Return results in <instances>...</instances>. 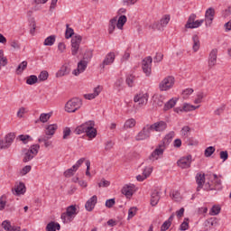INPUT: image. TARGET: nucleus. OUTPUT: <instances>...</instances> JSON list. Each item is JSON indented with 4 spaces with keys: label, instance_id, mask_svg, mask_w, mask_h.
Listing matches in <instances>:
<instances>
[{
    "label": "nucleus",
    "instance_id": "1",
    "mask_svg": "<svg viewBox=\"0 0 231 231\" xmlns=\"http://www.w3.org/2000/svg\"><path fill=\"white\" fill-rule=\"evenodd\" d=\"M79 107H82V99L73 97L66 103L65 111L67 113H75L76 111H79Z\"/></svg>",
    "mask_w": 231,
    "mask_h": 231
},
{
    "label": "nucleus",
    "instance_id": "2",
    "mask_svg": "<svg viewBox=\"0 0 231 231\" xmlns=\"http://www.w3.org/2000/svg\"><path fill=\"white\" fill-rule=\"evenodd\" d=\"M171 21V15L164 14L159 22H154L152 24L150 25L152 30H158L159 32H163L165 26L169 24Z\"/></svg>",
    "mask_w": 231,
    "mask_h": 231
},
{
    "label": "nucleus",
    "instance_id": "3",
    "mask_svg": "<svg viewBox=\"0 0 231 231\" xmlns=\"http://www.w3.org/2000/svg\"><path fill=\"white\" fill-rule=\"evenodd\" d=\"M15 140V133L10 132L5 134L4 140L0 139V150L10 149Z\"/></svg>",
    "mask_w": 231,
    "mask_h": 231
},
{
    "label": "nucleus",
    "instance_id": "4",
    "mask_svg": "<svg viewBox=\"0 0 231 231\" xmlns=\"http://www.w3.org/2000/svg\"><path fill=\"white\" fill-rule=\"evenodd\" d=\"M142 69L146 77H151L152 72V57L148 56L142 60Z\"/></svg>",
    "mask_w": 231,
    "mask_h": 231
},
{
    "label": "nucleus",
    "instance_id": "5",
    "mask_svg": "<svg viewBox=\"0 0 231 231\" xmlns=\"http://www.w3.org/2000/svg\"><path fill=\"white\" fill-rule=\"evenodd\" d=\"M151 131H152V126L146 125L141 132L135 136L136 142H142L143 140H147L151 138Z\"/></svg>",
    "mask_w": 231,
    "mask_h": 231
},
{
    "label": "nucleus",
    "instance_id": "6",
    "mask_svg": "<svg viewBox=\"0 0 231 231\" xmlns=\"http://www.w3.org/2000/svg\"><path fill=\"white\" fill-rule=\"evenodd\" d=\"M174 86V77L168 76L159 84L160 91H169Z\"/></svg>",
    "mask_w": 231,
    "mask_h": 231
},
{
    "label": "nucleus",
    "instance_id": "7",
    "mask_svg": "<svg viewBox=\"0 0 231 231\" xmlns=\"http://www.w3.org/2000/svg\"><path fill=\"white\" fill-rule=\"evenodd\" d=\"M80 42H82V36L75 35L71 39V55L73 57L79 54V51L80 50Z\"/></svg>",
    "mask_w": 231,
    "mask_h": 231
},
{
    "label": "nucleus",
    "instance_id": "8",
    "mask_svg": "<svg viewBox=\"0 0 231 231\" xmlns=\"http://www.w3.org/2000/svg\"><path fill=\"white\" fill-rule=\"evenodd\" d=\"M134 102L138 103L139 106H147V102H149V94L141 92L134 96Z\"/></svg>",
    "mask_w": 231,
    "mask_h": 231
},
{
    "label": "nucleus",
    "instance_id": "9",
    "mask_svg": "<svg viewBox=\"0 0 231 231\" xmlns=\"http://www.w3.org/2000/svg\"><path fill=\"white\" fill-rule=\"evenodd\" d=\"M191 163L192 155L183 156L177 162V165L180 167V169H189Z\"/></svg>",
    "mask_w": 231,
    "mask_h": 231
},
{
    "label": "nucleus",
    "instance_id": "10",
    "mask_svg": "<svg viewBox=\"0 0 231 231\" xmlns=\"http://www.w3.org/2000/svg\"><path fill=\"white\" fill-rule=\"evenodd\" d=\"M216 64H217V49H213L208 56V66L212 69Z\"/></svg>",
    "mask_w": 231,
    "mask_h": 231
},
{
    "label": "nucleus",
    "instance_id": "11",
    "mask_svg": "<svg viewBox=\"0 0 231 231\" xmlns=\"http://www.w3.org/2000/svg\"><path fill=\"white\" fill-rule=\"evenodd\" d=\"M206 190H223V184L221 180L217 179L216 180L213 181V186L210 184V182L206 183L205 185Z\"/></svg>",
    "mask_w": 231,
    "mask_h": 231
},
{
    "label": "nucleus",
    "instance_id": "12",
    "mask_svg": "<svg viewBox=\"0 0 231 231\" xmlns=\"http://www.w3.org/2000/svg\"><path fill=\"white\" fill-rule=\"evenodd\" d=\"M163 147V144H159L158 148H156L149 156L148 160H150L151 162H155V160H158V158H160V156H163V152L165 151Z\"/></svg>",
    "mask_w": 231,
    "mask_h": 231
},
{
    "label": "nucleus",
    "instance_id": "13",
    "mask_svg": "<svg viewBox=\"0 0 231 231\" xmlns=\"http://www.w3.org/2000/svg\"><path fill=\"white\" fill-rule=\"evenodd\" d=\"M88 60H81L78 63V68L73 70L72 75H75V77H79V73H84L88 69Z\"/></svg>",
    "mask_w": 231,
    "mask_h": 231
},
{
    "label": "nucleus",
    "instance_id": "14",
    "mask_svg": "<svg viewBox=\"0 0 231 231\" xmlns=\"http://www.w3.org/2000/svg\"><path fill=\"white\" fill-rule=\"evenodd\" d=\"M116 57V56L115 55V52H108L105 57L103 62L99 65V68H101V69H104L106 66H110V64H113V62H115Z\"/></svg>",
    "mask_w": 231,
    "mask_h": 231
},
{
    "label": "nucleus",
    "instance_id": "15",
    "mask_svg": "<svg viewBox=\"0 0 231 231\" xmlns=\"http://www.w3.org/2000/svg\"><path fill=\"white\" fill-rule=\"evenodd\" d=\"M214 15H216V10H214L212 7H209L205 14L206 26H210V24H212V21H214Z\"/></svg>",
    "mask_w": 231,
    "mask_h": 231
},
{
    "label": "nucleus",
    "instance_id": "16",
    "mask_svg": "<svg viewBox=\"0 0 231 231\" xmlns=\"http://www.w3.org/2000/svg\"><path fill=\"white\" fill-rule=\"evenodd\" d=\"M97 201H98V198L97 197V195L92 196L85 204L86 210L88 212H92Z\"/></svg>",
    "mask_w": 231,
    "mask_h": 231
},
{
    "label": "nucleus",
    "instance_id": "17",
    "mask_svg": "<svg viewBox=\"0 0 231 231\" xmlns=\"http://www.w3.org/2000/svg\"><path fill=\"white\" fill-rule=\"evenodd\" d=\"M150 127H152V131L162 133V131L167 129V123H165V121H159L150 125Z\"/></svg>",
    "mask_w": 231,
    "mask_h": 231
},
{
    "label": "nucleus",
    "instance_id": "18",
    "mask_svg": "<svg viewBox=\"0 0 231 231\" xmlns=\"http://www.w3.org/2000/svg\"><path fill=\"white\" fill-rule=\"evenodd\" d=\"M13 192H15V196H21L26 192V185L23 182H19L15 184L14 189H12Z\"/></svg>",
    "mask_w": 231,
    "mask_h": 231
},
{
    "label": "nucleus",
    "instance_id": "19",
    "mask_svg": "<svg viewBox=\"0 0 231 231\" xmlns=\"http://www.w3.org/2000/svg\"><path fill=\"white\" fill-rule=\"evenodd\" d=\"M88 129H87L86 134L88 138H97V130L95 128V121H90V123L88 124Z\"/></svg>",
    "mask_w": 231,
    "mask_h": 231
},
{
    "label": "nucleus",
    "instance_id": "20",
    "mask_svg": "<svg viewBox=\"0 0 231 231\" xmlns=\"http://www.w3.org/2000/svg\"><path fill=\"white\" fill-rule=\"evenodd\" d=\"M195 180L198 185L197 191L199 192L203 189V185H205V173H197Z\"/></svg>",
    "mask_w": 231,
    "mask_h": 231
},
{
    "label": "nucleus",
    "instance_id": "21",
    "mask_svg": "<svg viewBox=\"0 0 231 231\" xmlns=\"http://www.w3.org/2000/svg\"><path fill=\"white\" fill-rule=\"evenodd\" d=\"M89 123L90 121H87L81 125L76 127L74 131L75 134H83V133H87L88 129H91V126H89Z\"/></svg>",
    "mask_w": 231,
    "mask_h": 231
},
{
    "label": "nucleus",
    "instance_id": "22",
    "mask_svg": "<svg viewBox=\"0 0 231 231\" xmlns=\"http://www.w3.org/2000/svg\"><path fill=\"white\" fill-rule=\"evenodd\" d=\"M133 189H134V184H126L123 187L121 192L126 196V198H131V196H133Z\"/></svg>",
    "mask_w": 231,
    "mask_h": 231
},
{
    "label": "nucleus",
    "instance_id": "23",
    "mask_svg": "<svg viewBox=\"0 0 231 231\" xmlns=\"http://www.w3.org/2000/svg\"><path fill=\"white\" fill-rule=\"evenodd\" d=\"M160 201V193L158 190L154 189L151 194V205L152 207H156Z\"/></svg>",
    "mask_w": 231,
    "mask_h": 231
},
{
    "label": "nucleus",
    "instance_id": "24",
    "mask_svg": "<svg viewBox=\"0 0 231 231\" xmlns=\"http://www.w3.org/2000/svg\"><path fill=\"white\" fill-rule=\"evenodd\" d=\"M71 71V69H69V66L64 64L60 70L56 73V77H64L66 75H69V72Z\"/></svg>",
    "mask_w": 231,
    "mask_h": 231
},
{
    "label": "nucleus",
    "instance_id": "25",
    "mask_svg": "<svg viewBox=\"0 0 231 231\" xmlns=\"http://www.w3.org/2000/svg\"><path fill=\"white\" fill-rule=\"evenodd\" d=\"M203 23H205V20H203V19L197 20V21L195 20L192 23H186L185 28L194 30V28H199V26H201V24H203Z\"/></svg>",
    "mask_w": 231,
    "mask_h": 231
},
{
    "label": "nucleus",
    "instance_id": "26",
    "mask_svg": "<svg viewBox=\"0 0 231 231\" xmlns=\"http://www.w3.org/2000/svg\"><path fill=\"white\" fill-rule=\"evenodd\" d=\"M57 129H59V126L57 125V124L49 125L46 127L45 134L47 136H53V134H55V131H57Z\"/></svg>",
    "mask_w": 231,
    "mask_h": 231
},
{
    "label": "nucleus",
    "instance_id": "27",
    "mask_svg": "<svg viewBox=\"0 0 231 231\" xmlns=\"http://www.w3.org/2000/svg\"><path fill=\"white\" fill-rule=\"evenodd\" d=\"M65 213H67L69 217L74 219L75 216H77V207L75 205L69 206Z\"/></svg>",
    "mask_w": 231,
    "mask_h": 231
},
{
    "label": "nucleus",
    "instance_id": "28",
    "mask_svg": "<svg viewBox=\"0 0 231 231\" xmlns=\"http://www.w3.org/2000/svg\"><path fill=\"white\" fill-rule=\"evenodd\" d=\"M46 230L47 231H57V230H60V224L57 223V222H50L47 226H46Z\"/></svg>",
    "mask_w": 231,
    "mask_h": 231
},
{
    "label": "nucleus",
    "instance_id": "29",
    "mask_svg": "<svg viewBox=\"0 0 231 231\" xmlns=\"http://www.w3.org/2000/svg\"><path fill=\"white\" fill-rule=\"evenodd\" d=\"M127 23V16L125 15H121L119 16L118 20L116 21V26L118 30H123L124 24Z\"/></svg>",
    "mask_w": 231,
    "mask_h": 231
},
{
    "label": "nucleus",
    "instance_id": "30",
    "mask_svg": "<svg viewBox=\"0 0 231 231\" xmlns=\"http://www.w3.org/2000/svg\"><path fill=\"white\" fill-rule=\"evenodd\" d=\"M116 17L112 18L109 21V24H108V33L111 35L113 34V32H115L116 28Z\"/></svg>",
    "mask_w": 231,
    "mask_h": 231
},
{
    "label": "nucleus",
    "instance_id": "31",
    "mask_svg": "<svg viewBox=\"0 0 231 231\" xmlns=\"http://www.w3.org/2000/svg\"><path fill=\"white\" fill-rule=\"evenodd\" d=\"M180 136L184 139L189 138V136H190V127L189 125H185L181 128Z\"/></svg>",
    "mask_w": 231,
    "mask_h": 231
},
{
    "label": "nucleus",
    "instance_id": "32",
    "mask_svg": "<svg viewBox=\"0 0 231 231\" xmlns=\"http://www.w3.org/2000/svg\"><path fill=\"white\" fill-rule=\"evenodd\" d=\"M178 102L177 99L171 98L170 99L163 107V111H169V109H172V107H174V106H176V103Z\"/></svg>",
    "mask_w": 231,
    "mask_h": 231
},
{
    "label": "nucleus",
    "instance_id": "33",
    "mask_svg": "<svg viewBox=\"0 0 231 231\" xmlns=\"http://www.w3.org/2000/svg\"><path fill=\"white\" fill-rule=\"evenodd\" d=\"M26 68H28V61L24 60V61H22L17 69H16V74L17 75H21V73H23V71H24V69H26Z\"/></svg>",
    "mask_w": 231,
    "mask_h": 231
},
{
    "label": "nucleus",
    "instance_id": "34",
    "mask_svg": "<svg viewBox=\"0 0 231 231\" xmlns=\"http://www.w3.org/2000/svg\"><path fill=\"white\" fill-rule=\"evenodd\" d=\"M192 41H193V46H192V49H193V51H198L199 50V37L195 34L193 35L192 37Z\"/></svg>",
    "mask_w": 231,
    "mask_h": 231
},
{
    "label": "nucleus",
    "instance_id": "35",
    "mask_svg": "<svg viewBox=\"0 0 231 231\" xmlns=\"http://www.w3.org/2000/svg\"><path fill=\"white\" fill-rule=\"evenodd\" d=\"M134 125H136V120H134V118H130L125 121L124 127L125 129H133Z\"/></svg>",
    "mask_w": 231,
    "mask_h": 231
},
{
    "label": "nucleus",
    "instance_id": "36",
    "mask_svg": "<svg viewBox=\"0 0 231 231\" xmlns=\"http://www.w3.org/2000/svg\"><path fill=\"white\" fill-rule=\"evenodd\" d=\"M75 35V31L73 28L69 27V24H66L65 39H71Z\"/></svg>",
    "mask_w": 231,
    "mask_h": 231
},
{
    "label": "nucleus",
    "instance_id": "37",
    "mask_svg": "<svg viewBox=\"0 0 231 231\" xmlns=\"http://www.w3.org/2000/svg\"><path fill=\"white\" fill-rule=\"evenodd\" d=\"M55 39H56L55 35L48 36L44 40L43 45L44 46H53V44H55Z\"/></svg>",
    "mask_w": 231,
    "mask_h": 231
},
{
    "label": "nucleus",
    "instance_id": "38",
    "mask_svg": "<svg viewBox=\"0 0 231 231\" xmlns=\"http://www.w3.org/2000/svg\"><path fill=\"white\" fill-rule=\"evenodd\" d=\"M39 149H41V145L32 144L27 152H29L32 156H35L36 154H39Z\"/></svg>",
    "mask_w": 231,
    "mask_h": 231
},
{
    "label": "nucleus",
    "instance_id": "39",
    "mask_svg": "<svg viewBox=\"0 0 231 231\" xmlns=\"http://www.w3.org/2000/svg\"><path fill=\"white\" fill-rule=\"evenodd\" d=\"M174 136H176V134L174 133V131H171L168 134H166L163 139V145H165V143H171V142H172V138H174Z\"/></svg>",
    "mask_w": 231,
    "mask_h": 231
},
{
    "label": "nucleus",
    "instance_id": "40",
    "mask_svg": "<svg viewBox=\"0 0 231 231\" xmlns=\"http://www.w3.org/2000/svg\"><path fill=\"white\" fill-rule=\"evenodd\" d=\"M39 82V79L35 75H31L26 79V84L29 86H33V84H37Z\"/></svg>",
    "mask_w": 231,
    "mask_h": 231
},
{
    "label": "nucleus",
    "instance_id": "41",
    "mask_svg": "<svg viewBox=\"0 0 231 231\" xmlns=\"http://www.w3.org/2000/svg\"><path fill=\"white\" fill-rule=\"evenodd\" d=\"M198 107H199V106H195L193 105L185 103L182 106L183 111H185L186 113H189V111H196V109H198Z\"/></svg>",
    "mask_w": 231,
    "mask_h": 231
},
{
    "label": "nucleus",
    "instance_id": "42",
    "mask_svg": "<svg viewBox=\"0 0 231 231\" xmlns=\"http://www.w3.org/2000/svg\"><path fill=\"white\" fill-rule=\"evenodd\" d=\"M35 158V155H32V153L29 152L28 151L25 152L23 162V163H28V162H32Z\"/></svg>",
    "mask_w": 231,
    "mask_h": 231
},
{
    "label": "nucleus",
    "instance_id": "43",
    "mask_svg": "<svg viewBox=\"0 0 231 231\" xmlns=\"http://www.w3.org/2000/svg\"><path fill=\"white\" fill-rule=\"evenodd\" d=\"M91 59H93V51L87 50L83 54V60H87L88 62H89Z\"/></svg>",
    "mask_w": 231,
    "mask_h": 231
},
{
    "label": "nucleus",
    "instance_id": "44",
    "mask_svg": "<svg viewBox=\"0 0 231 231\" xmlns=\"http://www.w3.org/2000/svg\"><path fill=\"white\" fill-rule=\"evenodd\" d=\"M136 80V77H134V75H129L126 78V84L129 88H133V86H134V81Z\"/></svg>",
    "mask_w": 231,
    "mask_h": 231
},
{
    "label": "nucleus",
    "instance_id": "45",
    "mask_svg": "<svg viewBox=\"0 0 231 231\" xmlns=\"http://www.w3.org/2000/svg\"><path fill=\"white\" fill-rule=\"evenodd\" d=\"M213 152H216V148L214 146H208L205 150L204 154H205L206 158H210V156H212Z\"/></svg>",
    "mask_w": 231,
    "mask_h": 231
},
{
    "label": "nucleus",
    "instance_id": "46",
    "mask_svg": "<svg viewBox=\"0 0 231 231\" xmlns=\"http://www.w3.org/2000/svg\"><path fill=\"white\" fill-rule=\"evenodd\" d=\"M61 220H62V223L68 224V223H71V221H73V218L68 216V213L65 212L61 214Z\"/></svg>",
    "mask_w": 231,
    "mask_h": 231
},
{
    "label": "nucleus",
    "instance_id": "47",
    "mask_svg": "<svg viewBox=\"0 0 231 231\" xmlns=\"http://www.w3.org/2000/svg\"><path fill=\"white\" fill-rule=\"evenodd\" d=\"M221 212V207L219 206H213L210 209V216H217Z\"/></svg>",
    "mask_w": 231,
    "mask_h": 231
},
{
    "label": "nucleus",
    "instance_id": "48",
    "mask_svg": "<svg viewBox=\"0 0 231 231\" xmlns=\"http://www.w3.org/2000/svg\"><path fill=\"white\" fill-rule=\"evenodd\" d=\"M50 75L48 74V71L43 70L40 73V75L38 76V80H40V82H44V80H48V77Z\"/></svg>",
    "mask_w": 231,
    "mask_h": 231
},
{
    "label": "nucleus",
    "instance_id": "49",
    "mask_svg": "<svg viewBox=\"0 0 231 231\" xmlns=\"http://www.w3.org/2000/svg\"><path fill=\"white\" fill-rule=\"evenodd\" d=\"M51 117V115H50V114H41L39 120L42 124H46V122H48Z\"/></svg>",
    "mask_w": 231,
    "mask_h": 231
},
{
    "label": "nucleus",
    "instance_id": "50",
    "mask_svg": "<svg viewBox=\"0 0 231 231\" xmlns=\"http://www.w3.org/2000/svg\"><path fill=\"white\" fill-rule=\"evenodd\" d=\"M151 174H152V167H145L144 170L143 171V176H144V178H149Z\"/></svg>",
    "mask_w": 231,
    "mask_h": 231
},
{
    "label": "nucleus",
    "instance_id": "51",
    "mask_svg": "<svg viewBox=\"0 0 231 231\" xmlns=\"http://www.w3.org/2000/svg\"><path fill=\"white\" fill-rule=\"evenodd\" d=\"M136 212H138V208L134 207L130 208L128 210V219H131L136 216Z\"/></svg>",
    "mask_w": 231,
    "mask_h": 231
},
{
    "label": "nucleus",
    "instance_id": "52",
    "mask_svg": "<svg viewBox=\"0 0 231 231\" xmlns=\"http://www.w3.org/2000/svg\"><path fill=\"white\" fill-rule=\"evenodd\" d=\"M18 139L20 142H23L24 144L28 143V141L26 140H32V136H30L29 134H21L18 136Z\"/></svg>",
    "mask_w": 231,
    "mask_h": 231
},
{
    "label": "nucleus",
    "instance_id": "53",
    "mask_svg": "<svg viewBox=\"0 0 231 231\" xmlns=\"http://www.w3.org/2000/svg\"><path fill=\"white\" fill-rule=\"evenodd\" d=\"M84 162H86V158H80L76 164H74L72 166V169H74V171H79V168L80 167V165H82V163H84Z\"/></svg>",
    "mask_w": 231,
    "mask_h": 231
},
{
    "label": "nucleus",
    "instance_id": "54",
    "mask_svg": "<svg viewBox=\"0 0 231 231\" xmlns=\"http://www.w3.org/2000/svg\"><path fill=\"white\" fill-rule=\"evenodd\" d=\"M116 203V201L115 200V199H109L106 201V208H113V207H115V204Z\"/></svg>",
    "mask_w": 231,
    "mask_h": 231
},
{
    "label": "nucleus",
    "instance_id": "55",
    "mask_svg": "<svg viewBox=\"0 0 231 231\" xmlns=\"http://www.w3.org/2000/svg\"><path fill=\"white\" fill-rule=\"evenodd\" d=\"M30 171H32V166L26 165L21 170L20 174H22V176H26Z\"/></svg>",
    "mask_w": 231,
    "mask_h": 231
},
{
    "label": "nucleus",
    "instance_id": "56",
    "mask_svg": "<svg viewBox=\"0 0 231 231\" xmlns=\"http://www.w3.org/2000/svg\"><path fill=\"white\" fill-rule=\"evenodd\" d=\"M77 170H75L73 167L68 169L65 172H64V176L65 178H71V176H73V173L76 172Z\"/></svg>",
    "mask_w": 231,
    "mask_h": 231
},
{
    "label": "nucleus",
    "instance_id": "57",
    "mask_svg": "<svg viewBox=\"0 0 231 231\" xmlns=\"http://www.w3.org/2000/svg\"><path fill=\"white\" fill-rule=\"evenodd\" d=\"M5 207H6V196L3 195L0 198V210H5Z\"/></svg>",
    "mask_w": 231,
    "mask_h": 231
},
{
    "label": "nucleus",
    "instance_id": "58",
    "mask_svg": "<svg viewBox=\"0 0 231 231\" xmlns=\"http://www.w3.org/2000/svg\"><path fill=\"white\" fill-rule=\"evenodd\" d=\"M2 226H3L4 230L10 231V228H12V223H10V221H8V220H5L2 223Z\"/></svg>",
    "mask_w": 231,
    "mask_h": 231
},
{
    "label": "nucleus",
    "instance_id": "59",
    "mask_svg": "<svg viewBox=\"0 0 231 231\" xmlns=\"http://www.w3.org/2000/svg\"><path fill=\"white\" fill-rule=\"evenodd\" d=\"M171 223L166 220L161 226V231H167L169 228H171Z\"/></svg>",
    "mask_w": 231,
    "mask_h": 231
},
{
    "label": "nucleus",
    "instance_id": "60",
    "mask_svg": "<svg viewBox=\"0 0 231 231\" xmlns=\"http://www.w3.org/2000/svg\"><path fill=\"white\" fill-rule=\"evenodd\" d=\"M114 146H115V143H113V141H107L105 144V150L111 151V149H113Z\"/></svg>",
    "mask_w": 231,
    "mask_h": 231
},
{
    "label": "nucleus",
    "instance_id": "61",
    "mask_svg": "<svg viewBox=\"0 0 231 231\" xmlns=\"http://www.w3.org/2000/svg\"><path fill=\"white\" fill-rule=\"evenodd\" d=\"M69 134H71V129H69V127H66L63 130V140H68V136H69Z\"/></svg>",
    "mask_w": 231,
    "mask_h": 231
},
{
    "label": "nucleus",
    "instance_id": "62",
    "mask_svg": "<svg viewBox=\"0 0 231 231\" xmlns=\"http://www.w3.org/2000/svg\"><path fill=\"white\" fill-rule=\"evenodd\" d=\"M220 160H223V162H226V160H228V152L227 151L220 152Z\"/></svg>",
    "mask_w": 231,
    "mask_h": 231
},
{
    "label": "nucleus",
    "instance_id": "63",
    "mask_svg": "<svg viewBox=\"0 0 231 231\" xmlns=\"http://www.w3.org/2000/svg\"><path fill=\"white\" fill-rule=\"evenodd\" d=\"M109 185H111V182H109L108 180H101L100 182H98V187L99 188H104V187H109Z\"/></svg>",
    "mask_w": 231,
    "mask_h": 231
},
{
    "label": "nucleus",
    "instance_id": "64",
    "mask_svg": "<svg viewBox=\"0 0 231 231\" xmlns=\"http://www.w3.org/2000/svg\"><path fill=\"white\" fill-rule=\"evenodd\" d=\"M180 230L181 231L189 230V222L184 221L183 223H181L180 226Z\"/></svg>",
    "mask_w": 231,
    "mask_h": 231
}]
</instances>
